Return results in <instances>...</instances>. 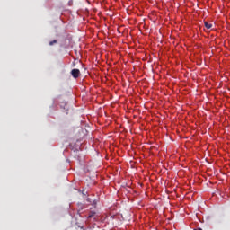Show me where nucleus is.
Wrapping results in <instances>:
<instances>
[{
    "instance_id": "nucleus-3",
    "label": "nucleus",
    "mask_w": 230,
    "mask_h": 230,
    "mask_svg": "<svg viewBox=\"0 0 230 230\" xmlns=\"http://www.w3.org/2000/svg\"><path fill=\"white\" fill-rule=\"evenodd\" d=\"M95 215V212H90V214L88 215V218H93V217H94Z\"/></svg>"
},
{
    "instance_id": "nucleus-5",
    "label": "nucleus",
    "mask_w": 230,
    "mask_h": 230,
    "mask_svg": "<svg viewBox=\"0 0 230 230\" xmlns=\"http://www.w3.org/2000/svg\"><path fill=\"white\" fill-rule=\"evenodd\" d=\"M194 230H202V228H197V229H194Z\"/></svg>"
},
{
    "instance_id": "nucleus-2",
    "label": "nucleus",
    "mask_w": 230,
    "mask_h": 230,
    "mask_svg": "<svg viewBox=\"0 0 230 230\" xmlns=\"http://www.w3.org/2000/svg\"><path fill=\"white\" fill-rule=\"evenodd\" d=\"M204 24L207 30H211V28H213V24L208 23V22H204Z\"/></svg>"
},
{
    "instance_id": "nucleus-4",
    "label": "nucleus",
    "mask_w": 230,
    "mask_h": 230,
    "mask_svg": "<svg viewBox=\"0 0 230 230\" xmlns=\"http://www.w3.org/2000/svg\"><path fill=\"white\" fill-rule=\"evenodd\" d=\"M57 40H54L52 41H49V45L53 46V44H57Z\"/></svg>"
},
{
    "instance_id": "nucleus-1",
    "label": "nucleus",
    "mask_w": 230,
    "mask_h": 230,
    "mask_svg": "<svg viewBox=\"0 0 230 230\" xmlns=\"http://www.w3.org/2000/svg\"><path fill=\"white\" fill-rule=\"evenodd\" d=\"M71 75L74 78H78V76H80V70L75 68L71 71Z\"/></svg>"
}]
</instances>
